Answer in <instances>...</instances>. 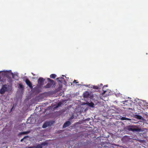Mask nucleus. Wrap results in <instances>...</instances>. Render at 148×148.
Listing matches in <instances>:
<instances>
[{
  "instance_id": "obj_1",
  "label": "nucleus",
  "mask_w": 148,
  "mask_h": 148,
  "mask_svg": "<svg viewBox=\"0 0 148 148\" xmlns=\"http://www.w3.org/2000/svg\"><path fill=\"white\" fill-rule=\"evenodd\" d=\"M131 98H130V104L131 106L132 105L133 106H134V105L137 106L138 104L140 106H148V103L145 101H142L137 103L135 99L132 101L131 100Z\"/></svg>"
},
{
  "instance_id": "obj_2",
  "label": "nucleus",
  "mask_w": 148,
  "mask_h": 148,
  "mask_svg": "<svg viewBox=\"0 0 148 148\" xmlns=\"http://www.w3.org/2000/svg\"><path fill=\"white\" fill-rule=\"evenodd\" d=\"M3 72V74L7 76L8 75L11 74L12 75L13 78H14V75L13 73L11 72V70L9 71H0V72Z\"/></svg>"
},
{
  "instance_id": "obj_3",
  "label": "nucleus",
  "mask_w": 148,
  "mask_h": 148,
  "mask_svg": "<svg viewBox=\"0 0 148 148\" xmlns=\"http://www.w3.org/2000/svg\"><path fill=\"white\" fill-rule=\"evenodd\" d=\"M48 81H50L51 83V84H48L46 86H45V87L46 88H49L52 85L54 84V82L53 80H51L49 78H48L47 79Z\"/></svg>"
},
{
  "instance_id": "obj_4",
  "label": "nucleus",
  "mask_w": 148,
  "mask_h": 148,
  "mask_svg": "<svg viewBox=\"0 0 148 148\" xmlns=\"http://www.w3.org/2000/svg\"><path fill=\"white\" fill-rule=\"evenodd\" d=\"M131 127V126H130V131H132V132H139L141 131L140 129L139 128H132Z\"/></svg>"
},
{
  "instance_id": "obj_5",
  "label": "nucleus",
  "mask_w": 148,
  "mask_h": 148,
  "mask_svg": "<svg viewBox=\"0 0 148 148\" xmlns=\"http://www.w3.org/2000/svg\"><path fill=\"white\" fill-rule=\"evenodd\" d=\"M42 145H45V143H42L41 144H39L34 147H31L29 148H42Z\"/></svg>"
},
{
  "instance_id": "obj_6",
  "label": "nucleus",
  "mask_w": 148,
  "mask_h": 148,
  "mask_svg": "<svg viewBox=\"0 0 148 148\" xmlns=\"http://www.w3.org/2000/svg\"><path fill=\"white\" fill-rule=\"evenodd\" d=\"M6 90V88L5 86H3L0 91V92L1 94H3Z\"/></svg>"
},
{
  "instance_id": "obj_7",
  "label": "nucleus",
  "mask_w": 148,
  "mask_h": 148,
  "mask_svg": "<svg viewBox=\"0 0 148 148\" xmlns=\"http://www.w3.org/2000/svg\"><path fill=\"white\" fill-rule=\"evenodd\" d=\"M134 117L138 119H142L143 118L142 116L138 114L134 115Z\"/></svg>"
},
{
  "instance_id": "obj_8",
  "label": "nucleus",
  "mask_w": 148,
  "mask_h": 148,
  "mask_svg": "<svg viewBox=\"0 0 148 148\" xmlns=\"http://www.w3.org/2000/svg\"><path fill=\"white\" fill-rule=\"evenodd\" d=\"M71 124V123L70 121H68L65 123L63 126V127L65 128L66 127L69 125Z\"/></svg>"
},
{
  "instance_id": "obj_9",
  "label": "nucleus",
  "mask_w": 148,
  "mask_h": 148,
  "mask_svg": "<svg viewBox=\"0 0 148 148\" xmlns=\"http://www.w3.org/2000/svg\"><path fill=\"white\" fill-rule=\"evenodd\" d=\"M85 104H87L88 105L91 107H93L94 105V103L92 102L89 103V102H87Z\"/></svg>"
},
{
  "instance_id": "obj_10",
  "label": "nucleus",
  "mask_w": 148,
  "mask_h": 148,
  "mask_svg": "<svg viewBox=\"0 0 148 148\" xmlns=\"http://www.w3.org/2000/svg\"><path fill=\"white\" fill-rule=\"evenodd\" d=\"M49 125V123L48 122H46L45 124L42 125V127L43 128H45L48 126Z\"/></svg>"
},
{
  "instance_id": "obj_11",
  "label": "nucleus",
  "mask_w": 148,
  "mask_h": 148,
  "mask_svg": "<svg viewBox=\"0 0 148 148\" xmlns=\"http://www.w3.org/2000/svg\"><path fill=\"white\" fill-rule=\"evenodd\" d=\"M44 79L42 78H40L38 79V82L39 84H41V83L44 82Z\"/></svg>"
},
{
  "instance_id": "obj_12",
  "label": "nucleus",
  "mask_w": 148,
  "mask_h": 148,
  "mask_svg": "<svg viewBox=\"0 0 148 148\" xmlns=\"http://www.w3.org/2000/svg\"><path fill=\"white\" fill-rule=\"evenodd\" d=\"M84 97H87L89 95V93L88 92H85L83 94Z\"/></svg>"
},
{
  "instance_id": "obj_13",
  "label": "nucleus",
  "mask_w": 148,
  "mask_h": 148,
  "mask_svg": "<svg viewBox=\"0 0 148 148\" xmlns=\"http://www.w3.org/2000/svg\"><path fill=\"white\" fill-rule=\"evenodd\" d=\"M26 83L29 86L31 85L30 82L28 79H26L25 81Z\"/></svg>"
},
{
  "instance_id": "obj_14",
  "label": "nucleus",
  "mask_w": 148,
  "mask_h": 148,
  "mask_svg": "<svg viewBox=\"0 0 148 148\" xmlns=\"http://www.w3.org/2000/svg\"><path fill=\"white\" fill-rule=\"evenodd\" d=\"M56 77V75L54 74H51L50 75V77L51 78H54Z\"/></svg>"
},
{
  "instance_id": "obj_15",
  "label": "nucleus",
  "mask_w": 148,
  "mask_h": 148,
  "mask_svg": "<svg viewBox=\"0 0 148 148\" xmlns=\"http://www.w3.org/2000/svg\"><path fill=\"white\" fill-rule=\"evenodd\" d=\"M92 87L94 89H98V87L96 86H93Z\"/></svg>"
},
{
  "instance_id": "obj_16",
  "label": "nucleus",
  "mask_w": 148,
  "mask_h": 148,
  "mask_svg": "<svg viewBox=\"0 0 148 148\" xmlns=\"http://www.w3.org/2000/svg\"><path fill=\"white\" fill-rule=\"evenodd\" d=\"M121 119L122 120H129L128 119L125 118V117H122L121 118Z\"/></svg>"
},
{
  "instance_id": "obj_17",
  "label": "nucleus",
  "mask_w": 148,
  "mask_h": 148,
  "mask_svg": "<svg viewBox=\"0 0 148 148\" xmlns=\"http://www.w3.org/2000/svg\"><path fill=\"white\" fill-rule=\"evenodd\" d=\"M28 132H22L21 134H27Z\"/></svg>"
},
{
  "instance_id": "obj_18",
  "label": "nucleus",
  "mask_w": 148,
  "mask_h": 148,
  "mask_svg": "<svg viewBox=\"0 0 148 148\" xmlns=\"http://www.w3.org/2000/svg\"><path fill=\"white\" fill-rule=\"evenodd\" d=\"M20 87L21 88H22V87H23V86L21 85H20Z\"/></svg>"
},
{
  "instance_id": "obj_19",
  "label": "nucleus",
  "mask_w": 148,
  "mask_h": 148,
  "mask_svg": "<svg viewBox=\"0 0 148 148\" xmlns=\"http://www.w3.org/2000/svg\"><path fill=\"white\" fill-rule=\"evenodd\" d=\"M103 94H104V93H105L106 92V90H103Z\"/></svg>"
},
{
  "instance_id": "obj_20",
  "label": "nucleus",
  "mask_w": 148,
  "mask_h": 148,
  "mask_svg": "<svg viewBox=\"0 0 148 148\" xmlns=\"http://www.w3.org/2000/svg\"><path fill=\"white\" fill-rule=\"evenodd\" d=\"M24 138H23L22 139H21V141H23V140Z\"/></svg>"
},
{
  "instance_id": "obj_21",
  "label": "nucleus",
  "mask_w": 148,
  "mask_h": 148,
  "mask_svg": "<svg viewBox=\"0 0 148 148\" xmlns=\"http://www.w3.org/2000/svg\"><path fill=\"white\" fill-rule=\"evenodd\" d=\"M60 104H61V103H58V106L60 105Z\"/></svg>"
},
{
  "instance_id": "obj_22",
  "label": "nucleus",
  "mask_w": 148,
  "mask_h": 148,
  "mask_svg": "<svg viewBox=\"0 0 148 148\" xmlns=\"http://www.w3.org/2000/svg\"><path fill=\"white\" fill-rule=\"evenodd\" d=\"M27 122L28 123H30V122H29V120H28L27 121Z\"/></svg>"
},
{
  "instance_id": "obj_23",
  "label": "nucleus",
  "mask_w": 148,
  "mask_h": 148,
  "mask_svg": "<svg viewBox=\"0 0 148 148\" xmlns=\"http://www.w3.org/2000/svg\"><path fill=\"white\" fill-rule=\"evenodd\" d=\"M75 82V80L73 82V83H74Z\"/></svg>"
},
{
  "instance_id": "obj_24",
  "label": "nucleus",
  "mask_w": 148,
  "mask_h": 148,
  "mask_svg": "<svg viewBox=\"0 0 148 148\" xmlns=\"http://www.w3.org/2000/svg\"><path fill=\"white\" fill-rule=\"evenodd\" d=\"M104 86H106V87H107V85L105 86H104L103 88L104 87Z\"/></svg>"
},
{
  "instance_id": "obj_25",
  "label": "nucleus",
  "mask_w": 148,
  "mask_h": 148,
  "mask_svg": "<svg viewBox=\"0 0 148 148\" xmlns=\"http://www.w3.org/2000/svg\"><path fill=\"white\" fill-rule=\"evenodd\" d=\"M59 79V78H57V79Z\"/></svg>"
}]
</instances>
